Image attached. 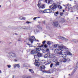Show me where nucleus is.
<instances>
[{
  "label": "nucleus",
  "mask_w": 78,
  "mask_h": 78,
  "mask_svg": "<svg viewBox=\"0 0 78 78\" xmlns=\"http://www.w3.org/2000/svg\"><path fill=\"white\" fill-rule=\"evenodd\" d=\"M58 54L59 55H62V52L61 51H60L58 53Z\"/></svg>",
  "instance_id": "obj_40"
},
{
  "label": "nucleus",
  "mask_w": 78,
  "mask_h": 78,
  "mask_svg": "<svg viewBox=\"0 0 78 78\" xmlns=\"http://www.w3.org/2000/svg\"><path fill=\"white\" fill-rule=\"evenodd\" d=\"M51 2L53 3V1L52 0H51Z\"/></svg>",
  "instance_id": "obj_59"
},
{
  "label": "nucleus",
  "mask_w": 78,
  "mask_h": 78,
  "mask_svg": "<svg viewBox=\"0 0 78 78\" xmlns=\"http://www.w3.org/2000/svg\"><path fill=\"white\" fill-rule=\"evenodd\" d=\"M54 66H57V65H56V63L54 64Z\"/></svg>",
  "instance_id": "obj_58"
},
{
  "label": "nucleus",
  "mask_w": 78,
  "mask_h": 78,
  "mask_svg": "<svg viewBox=\"0 0 78 78\" xmlns=\"http://www.w3.org/2000/svg\"><path fill=\"white\" fill-rule=\"evenodd\" d=\"M40 8H42V9H44V8H45V6H44V5H42V6H40Z\"/></svg>",
  "instance_id": "obj_22"
},
{
  "label": "nucleus",
  "mask_w": 78,
  "mask_h": 78,
  "mask_svg": "<svg viewBox=\"0 0 78 78\" xmlns=\"http://www.w3.org/2000/svg\"><path fill=\"white\" fill-rule=\"evenodd\" d=\"M35 50H32L30 52L31 54H36L40 52V51L41 50V48H35Z\"/></svg>",
  "instance_id": "obj_2"
},
{
  "label": "nucleus",
  "mask_w": 78,
  "mask_h": 78,
  "mask_svg": "<svg viewBox=\"0 0 78 78\" xmlns=\"http://www.w3.org/2000/svg\"><path fill=\"white\" fill-rule=\"evenodd\" d=\"M58 8L59 9H62V6H61L60 5H59L58 6Z\"/></svg>",
  "instance_id": "obj_29"
},
{
  "label": "nucleus",
  "mask_w": 78,
  "mask_h": 78,
  "mask_svg": "<svg viewBox=\"0 0 78 78\" xmlns=\"http://www.w3.org/2000/svg\"><path fill=\"white\" fill-rule=\"evenodd\" d=\"M67 55L69 56H72V53L70 52H67Z\"/></svg>",
  "instance_id": "obj_20"
},
{
  "label": "nucleus",
  "mask_w": 78,
  "mask_h": 78,
  "mask_svg": "<svg viewBox=\"0 0 78 78\" xmlns=\"http://www.w3.org/2000/svg\"><path fill=\"white\" fill-rule=\"evenodd\" d=\"M44 46V44H41V46H39V47L40 48H41V47H43Z\"/></svg>",
  "instance_id": "obj_35"
},
{
  "label": "nucleus",
  "mask_w": 78,
  "mask_h": 78,
  "mask_svg": "<svg viewBox=\"0 0 78 78\" xmlns=\"http://www.w3.org/2000/svg\"><path fill=\"white\" fill-rule=\"evenodd\" d=\"M59 46V45L58 44H54V48H56V47H57V46Z\"/></svg>",
  "instance_id": "obj_28"
},
{
  "label": "nucleus",
  "mask_w": 78,
  "mask_h": 78,
  "mask_svg": "<svg viewBox=\"0 0 78 78\" xmlns=\"http://www.w3.org/2000/svg\"><path fill=\"white\" fill-rule=\"evenodd\" d=\"M50 2H51V0H48V4H49V3H50Z\"/></svg>",
  "instance_id": "obj_48"
},
{
  "label": "nucleus",
  "mask_w": 78,
  "mask_h": 78,
  "mask_svg": "<svg viewBox=\"0 0 78 78\" xmlns=\"http://www.w3.org/2000/svg\"><path fill=\"white\" fill-rule=\"evenodd\" d=\"M47 57H48V55H47V54H45L44 56V58H47Z\"/></svg>",
  "instance_id": "obj_24"
},
{
  "label": "nucleus",
  "mask_w": 78,
  "mask_h": 78,
  "mask_svg": "<svg viewBox=\"0 0 78 78\" xmlns=\"http://www.w3.org/2000/svg\"><path fill=\"white\" fill-rule=\"evenodd\" d=\"M34 64L36 66L39 67V65H40V63H39V62H38V61L37 60H36L34 62Z\"/></svg>",
  "instance_id": "obj_8"
},
{
  "label": "nucleus",
  "mask_w": 78,
  "mask_h": 78,
  "mask_svg": "<svg viewBox=\"0 0 78 78\" xmlns=\"http://www.w3.org/2000/svg\"><path fill=\"white\" fill-rule=\"evenodd\" d=\"M7 66L8 67V68H11V65H8Z\"/></svg>",
  "instance_id": "obj_43"
},
{
  "label": "nucleus",
  "mask_w": 78,
  "mask_h": 78,
  "mask_svg": "<svg viewBox=\"0 0 78 78\" xmlns=\"http://www.w3.org/2000/svg\"><path fill=\"white\" fill-rule=\"evenodd\" d=\"M29 72H31V71H32V69H29Z\"/></svg>",
  "instance_id": "obj_53"
},
{
  "label": "nucleus",
  "mask_w": 78,
  "mask_h": 78,
  "mask_svg": "<svg viewBox=\"0 0 78 78\" xmlns=\"http://www.w3.org/2000/svg\"><path fill=\"white\" fill-rule=\"evenodd\" d=\"M29 41H30V42L31 44H33V42L34 41V39H32L31 38H29Z\"/></svg>",
  "instance_id": "obj_12"
},
{
  "label": "nucleus",
  "mask_w": 78,
  "mask_h": 78,
  "mask_svg": "<svg viewBox=\"0 0 78 78\" xmlns=\"http://www.w3.org/2000/svg\"><path fill=\"white\" fill-rule=\"evenodd\" d=\"M31 72L32 73H34V71H33V70H32Z\"/></svg>",
  "instance_id": "obj_54"
},
{
  "label": "nucleus",
  "mask_w": 78,
  "mask_h": 78,
  "mask_svg": "<svg viewBox=\"0 0 78 78\" xmlns=\"http://www.w3.org/2000/svg\"><path fill=\"white\" fill-rule=\"evenodd\" d=\"M45 66H41L40 70L41 71V72H44V71H43L42 70L45 69Z\"/></svg>",
  "instance_id": "obj_9"
},
{
  "label": "nucleus",
  "mask_w": 78,
  "mask_h": 78,
  "mask_svg": "<svg viewBox=\"0 0 78 78\" xmlns=\"http://www.w3.org/2000/svg\"><path fill=\"white\" fill-rule=\"evenodd\" d=\"M37 42H39V40H37Z\"/></svg>",
  "instance_id": "obj_62"
},
{
  "label": "nucleus",
  "mask_w": 78,
  "mask_h": 78,
  "mask_svg": "<svg viewBox=\"0 0 78 78\" xmlns=\"http://www.w3.org/2000/svg\"><path fill=\"white\" fill-rule=\"evenodd\" d=\"M31 37L32 39H34L35 41H36V38H35V37H34V36H32Z\"/></svg>",
  "instance_id": "obj_33"
},
{
  "label": "nucleus",
  "mask_w": 78,
  "mask_h": 78,
  "mask_svg": "<svg viewBox=\"0 0 78 78\" xmlns=\"http://www.w3.org/2000/svg\"><path fill=\"white\" fill-rule=\"evenodd\" d=\"M59 14V12L58 11L55 12V13H54V16H58L57 15H58Z\"/></svg>",
  "instance_id": "obj_19"
},
{
  "label": "nucleus",
  "mask_w": 78,
  "mask_h": 78,
  "mask_svg": "<svg viewBox=\"0 0 78 78\" xmlns=\"http://www.w3.org/2000/svg\"><path fill=\"white\" fill-rule=\"evenodd\" d=\"M19 19L20 20H23V17L22 16H21L19 17Z\"/></svg>",
  "instance_id": "obj_39"
},
{
  "label": "nucleus",
  "mask_w": 78,
  "mask_h": 78,
  "mask_svg": "<svg viewBox=\"0 0 78 78\" xmlns=\"http://www.w3.org/2000/svg\"><path fill=\"white\" fill-rule=\"evenodd\" d=\"M27 76H23V78H27Z\"/></svg>",
  "instance_id": "obj_38"
},
{
  "label": "nucleus",
  "mask_w": 78,
  "mask_h": 78,
  "mask_svg": "<svg viewBox=\"0 0 78 78\" xmlns=\"http://www.w3.org/2000/svg\"><path fill=\"white\" fill-rule=\"evenodd\" d=\"M62 11H63V12H64V11H65V10H62Z\"/></svg>",
  "instance_id": "obj_64"
},
{
  "label": "nucleus",
  "mask_w": 78,
  "mask_h": 78,
  "mask_svg": "<svg viewBox=\"0 0 78 78\" xmlns=\"http://www.w3.org/2000/svg\"><path fill=\"white\" fill-rule=\"evenodd\" d=\"M27 78H31V77L30 76H27Z\"/></svg>",
  "instance_id": "obj_55"
},
{
  "label": "nucleus",
  "mask_w": 78,
  "mask_h": 78,
  "mask_svg": "<svg viewBox=\"0 0 78 78\" xmlns=\"http://www.w3.org/2000/svg\"><path fill=\"white\" fill-rule=\"evenodd\" d=\"M14 68H16V67H18V68H19L20 67V65L19 64H16L14 66Z\"/></svg>",
  "instance_id": "obj_15"
},
{
  "label": "nucleus",
  "mask_w": 78,
  "mask_h": 78,
  "mask_svg": "<svg viewBox=\"0 0 78 78\" xmlns=\"http://www.w3.org/2000/svg\"><path fill=\"white\" fill-rule=\"evenodd\" d=\"M44 73H51V72L50 71V70L49 71H44Z\"/></svg>",
  "instance_id": "obj_18"
},
{
  "label": "nucleus",
  "mask_w": 78,
  "mask_h": 78,
  "mask_svg": "<svg viewBox=\"0 0 78 78\" xmlns=\"http://www.w3.org/2000/svg\"><path fill=\"white\" fill-rule=\"evenodd\" d=\"M49 8L51 9L52 11H56V9L58 8V5L56 3H53L52 5L49 6Z\"/></svg>",
  "instance_id": "obj_1"
},
{
  "label": "nucleus",
  "mask_w": 78,
  "mask_h": 78,
  "mask_svg": "<svg viewBox=\"0 0 78 78\" xmlns=\"http://www.w3.org/2000/svg\"><path fill=\"white\" fill-rule=\"evenodd\" d=\"M53 25L55 27H58V26H59L60 27V25H59V23H58V22L57 21L54 22L53 23Z\"/></svg>",
  "instance_id": "obj_5"
},
{
  "label": "nucleus",
  "mask_w": 78,
  "mask_h": 78,
  "mask_svg": "<svg viewBox=\"0 0 78 78\" xmlns=\"http://www.w3.org/2000/svg\"><path fill=\"white\" fill-rule=\"evenodd\" d=\"M43 23H44V24H45V21H43Z\"/></svg>",
  "instance_id": "obj_52"
},
{
  "label": "nucleus",
  "mask_w": 78,
  "mask_h": 78,
  "mask_svg": "<svg viewBox=\"0 0 78 78\" xmlns=\"http://www.w3.org/2000/svg\"><path fill=\"white\" fill-rule=\"evenodd\" d=\"M45 2H46V3H47V0H45Z\"/></svg>",
  "instance_id": "obj_57"
},
{
  "label": "nucleus",
  "mask_w": 78,
  "mask_h": 78,
  "mask_svg": "<svg viewBox=\"0 0 78 78\" xmlns=\"http://www.w3.org/2000/svg\"><path fill=\"white\" fill-rule=\"evenodd\" d=\"M41 51L43 52V53H45L46 52V51L44 49H41Z\"/></svg>",
  "instance_id": "obj_25"
},
{
  "label": "nucleus",
  "mask_w": 78,
  "mask_h": 78,
  "mask_svg": "<svg viewBox=\"0 0 78 78\" xmlns=\"http://www.w3.org/2000/svg\"><path fill=\"white\" fill-rule=\"evenodd\" d=\"M37 28H38V29H39V30H42V27L39 25L37 26Z\"/></svg>",
  "instance_id": "obj_21"
},
{
  "label": "nucleus",
  "mask_w": 78,
  "mask_h": 78,
  "mask_svg": "<svg viewBox=\"0 0 78 78\" xmlns=\"http://www.w3.org/2000/svg\"><path fill=\"white\" fill-rule=\"evenodd\" d=\"M49 51V49H47L46 51L47 52V53H48V51Z\"/></svg>",
  "instance_id": "obj_42"
},
{
  "label": "nucleus",
  "mask_w": 78,
  "mask_h": 78,
  "mask_svg": "<svg viewBox=\"0 0 78 78\" xmlns=\"http://www.w3.org/2000/svg\"><path fill=\"white\" fill-rule=\"evenodd\" d=\"M17 61H18V59L17 58H16V59H14V61H15V62H17Z\"/></svg>",
  "instance_id": "obj_45"
},
{
  "label": "nucleus",
  "mask_w": 78,
  "mask_h": 78,
  "mask_svg": "<svg viewBox=\"0 0 78 78\" xmlns=\"http://www.w3.org/2000/svg\"><path fill=\"white\" fill-rule=\"evenodd\" d=\"M51 42H50V41H48V43H47V44L48 45L50 46V45H51Z\"/></svg>",
  "instance_id": "obj_26"
},
{
  "label": "nucleus",
  "mask_w": 78,
  "mask_h": 78,
  "mask_svg": "<svg viewBox=\"0 0 78 78\" xmlns=\"http://www.w3.org/2000/svg\"><path fill=\"white\" fill-rule=\"evenodd\" d=\"M24 27H21V29H23V30H24Z\"/></svg>",
  "instance_id": "obj_50"
},
{
  "label": "nucleus",
  "mask_w": 78,
  "mask_h": 78,
  "mask_svg": "<svg viewBox=\"0 0 78 78\" xmlns=\"http://www.w3.org/2000/svg\"><path fill=\"white\" fill-rule=\"evenodd\" d=\"M57 66H59V62H55Z\"/></svg>",
  "instance_id": "obj_32"
},
{
  "label": "nucleus",
  "mask_w": 78,
  "mask_h": 78,
  "mask_svg": "<svg viewBox=\"0 0 78 78\" xmlns=\"http://www.w3.org/2000/svg\"><path fill=\"white\" fill-rule=\"evenodd\" d=\"M37 17H34V18H33V20H36V19H37Z\"/></svg>",
  "instance_id": "obj_49"
},
{
  "label": "nucleus",
  "mask_w": 78,
  "mask_h": 78,
  "mask_svg": "<svg viewBox=\"0 0 78 78\" xmlns=\"http://www.w3.org/2000/svg\"><path fill=\"white\" fill-rule=\"evenodd\" d=\"M62 46H58V51H60V50H62V49H63L64 48L65 49H66V50H69V49H68V48H67L66 47L64 46L63 45H62Z\"/></svg>",
  "instance_id": "obj_4"
},
{
  "label": "nucleus",
  "mask_w": 78,
  "mask_h": 78,
  "mask_svg": "<svg viewBox=\"0 0 78 78\" xmlns=\"http://www.w3.org/2000/svg\"><path fill=\"white\" fill-rule=\"evenodd\" d=\"M76 66L75 67H74V69L73 70V71L72 73V75H73V73H75V72L76 71V69H77V68H78V62L76 63Z\"/></svg>",
  "instance_id": "obj_6"
},
{
  "label": "nucleus",
  "mask_w": 78,
  "mask_h": 78,
  "mask_svg": "<svg viewBox=\"0 0 78 78\" xmlns=\"http://www.w3.org/2000/svg\"><path fill=\"white\" fill-rule=\"evenodd\" d=\"M46 28H47V29H50V27H48V26H47L46 27Z\"/></svg>",
  "instance_id": "obj_47"
},
{
  "label": "nucleus",
  "mask_w": 78,
  "mask_h": 78,
  "mask_svg": "<svg viewBox=\"0 0 78 78\" xmlns=\"http://www.w3.org/2000/svg\"><path fill=\"white\" fill-rule=\"evenodd\" d=\"M45 42H46V41H44L42 42V44H43V45H44L45 44Z\"/></svg>",
  "instance_id": "obj_36"
},
{
  "label": "nucleus",
  "mask_w": 78,
  "mask_h": 78,
  "mask_svg": "<svg viewBox=\"0 0 78 78\" xmlns=\"http://www.w3.org/2000/svg\"><path fill=\"white\" fill-rule=\"evenodd\" d=\"M39 30L37 29L34 30V34H36L37 33H39Z\"/></svg>",
  "instance_id": "obj_14"
},
{
  "label": "nucleus",
  "mask_w": 78,
  "mask_h": 78,
  "mask_svg": "<svg viewBox=\"0 0 78 78\" xmlns=\"http://www.w3.org/2000/svg\"><path fill=\"white\" fill-rule=\"evenodd\" d=\"M40 5H41V2L40 1L38 2V3L37 4V6L39 7L40 6Z\"/></svg>",
  "instance_id": "obj_27"
},
{
  "label": "nucleus",
  "mask_w": 78,
  "mask_h": 78,
  "mask_svg": "<svg viewBox=\"0 0 78 78\" xmlns=\"http://www.w3.org/2000/svg\"><path fill=\"white\" fill-rule=\"evenodd\" d=\"M34 58H35V59L36 60V58H37V57H38V56H37V55H34Z\"/></svg>",
  "instance_id": "obj_30"
},
{
  "label": "nucleus",
  "mask_w": 78,
  "mask_h": 78,
  "mask_svg": "<svg viewBox=\"0 0 78 78\" xmlns=\"http://www.w3.org/2000/svg\"><path fill=\"white\" fill-rule=\"evenodd\" d=\"M41 63H42V64H44V63H45V62H41Z\"/></svg>",
  "instance_id": "obj_61"
},
{
  "label": "nucleus",
  "mask_w": 78,
  "mask_h": 78,
  "mask_svg": "<svg viewBox=\"0 0 78 78\" xmlns=\"http://www.w3.org/2000/svg\"><path fill=\"white\" fill-rule=\"evenodd\" d=\"M64 6H65V8H67V6L65 5H64Z\"/></svg>",
  "instance_id": "obj_60"
},
{
  "label": "nucleus",
  "mask_w": 78,
  "mask_h": 78,
  "mask_svg": "<svg viewBox=\"0 0 78 78\" xmlns=\"http://www.w3.org/2000/svg\"><path fill=\"white\" fill-rule=\"evenodd\" d=\"M44 48H47V47H48V46L47 44H44Z\"/></svg>",
  "instance_id": "obj_31"
},
{
  "label": "nucleus",
  "mask_w": 78,
  "mask_h": 78,
  "mask_svg": "<svg viewBox=\"0 0 78 78\" xmlns=\"http://www.w3.org/2000/svg\"><path fill=\"white\" fill-rule=\"evenodd\" d=\"M39 12L40 13H41V14H43V13H48V12H45L43 11L42 10H40Z\"/></svg>",
  "instance_id": "obj_17"
},
{
  "label": "nucleus",
  "mask_w": 78,
  "mask_h": 78,
  "mask_svg": "<svg viewBox=\"0 0 78 78\" xmlns=\"http://www.w3.org/2000/svg\"><path fill=\"white\" fill-rule=\"evenodd\" d=\"M26 23H28V24H29V23H31V22H29L28 21H27L26 22Z\"/></svg>",
  "instance_id": "obj_44"
},
{
  "label": "nucleus",
  "mask_w": 78,
  "mask_h": 78,
  "mask_svg": "<svg viewBox=\"0 0 78 78\" xmlns=\"http://www.w3.org/2000/svg\"><path fill=\"white\" fill-rule=\"evenodd\" d=\"M48 12V13H51V12H52V11L50 9L49 10V12Z\"/></svg>",
  "instance_id": "obj_41"
},
{
  "label": "nucleus",
  "mask_w": 78,
  "mask_h": 78,
  "mask_svg": "<svg viewBox=\"0 0 78 78\" xmlns=\"http://www.w3.org/2000/svg\"><path fill=\"white\" fill-rule=\"evenodd\" d=\"M53 64L51 63L50 65V67L51 68H52V67H53Z\"/></svg>",
  "instance_id": "obj_34"
},
{
  "label": "nucleus",
  "mask_w": 78,
  "mask_h": 78,
  "mask_svg": "<svg viewBox=\"0 0 78 78\" xmlns=\"http://www.w3.org/2000/svg\"><path fill=\"white\" fill-rule=\"evenodd\" d=\"M37 56H38V57H42V54L40 52H37Z\"/></svg>",
  "instance_id": "obj_13"
},
{
  "label": "nucleus",
  "mask_w": 78,
  "mask_h": 78,
  "mask_svg": "<svg viewBox=\"0 0 78 78\" xmlns=\"http://www.w3.org/2000/svg\"><path fill=\"white\" fill-rule=\"evenodd\" d=\"M64 14V13L62 12H61L60 13V15L61 16H62V15L63 14Z\"/></svg>",
  "instance_id": "obj_37"
},
{
  "label": "nucleus",
  "mask_w": 78,
  "mask_h": 78,
  "mask_svg": "<svg viewBox=\"0 0 78 78\" xmlns=\"http://www.w3.org/2000/svg\"><path fill=\"white\" fill-rule=\"evenodd\" d=\"M27 45H29V46H30V45H31V44H28V43H27Z\"/></svg>",
  "instance_id": "obj_56"
},
{
  "label": "nucleus",
  "mask_w": 78,
  "mask_h": 78,
  "mask_svg": "<svg viewBox=\"0 0 78 78\" xmlns=\"http://www.w3.org/2000/svg\"><path fill=\"white\" fill-rule=\"evenodd\" d=\"M62 57L64 58H66L67 57V55L66 54H62Z\"/></svg>",
  "instance_id": "obj_16"
},
{
  "label": "nucleus",
  "mask_w": 78,
  "mask_h": 78,
  "mask_svg": "<svg viewBox=\"0 0 78 78\" xmlns=\"http://www.w3.org/2000/svg\"><path fill=\"white\" fill-rule=\"evenodd\" d=\"M58 38H59V39H62V40H63L64 41H68V39L66 38L63 37L59 36L58 37Z\"/></svg>",
  "instance_id": "obj_7"
},
{
  "label": "nucleus",
  "mask_w": 78,
  "mask_h": 78,
  "mask_svg": "<svg viewBox=\"0 0 78 78\" xmlns=\"http://www.w3.org/2000/svg\"><path fill=\"white\" fill-rule=\"evenodd\" d=\"M0 73H2V71L1 70H0Z\"/></svg>",
  "instance_id": "obj_63"
},
{
  "label": "nucleus",
  "mask_w": 78,
  "mask_h": 78,
  "mask_svg": "<svg viewBox=\"0 0 78 78\" xmlns=\"http://www.w3.org/2000/svg\"><path fill=\"white\" fill-rule=\"evenodd\" d=\"M55 55L54 54H50L49 55H48V58H54L55 56Z\"/></svg>",
  "instance_id": "obj_11"
},
{
  "label": "nucleus",
  "mask_w": 78,
  "mask_h": 78,
  "mask_svg": "<svg viewBox=\"0 0 78 78\" xmlns=\"http://www.w3.org/2000/svg\"><path fill=\"white\" fill-rule=\"evenodd\" d=\"M25 19H26V18L25 17H23V20H25Z\"/></svg>",
  "instance_id": "obj_51"
},
{
  "label": "nucleus",
  "mask_w": 78,
  "mask_h": 78,
  "mask_svg": "<svg viewBox=\"0 0 78 78\" xmlns=\"http://www.w3.org/2000/svg\"><path fill=\"white\" fill-rule=\"evenodd\" d=\"M24 30H28V27L27 26H24Z\"/></svg>",
  "instance_id": "obj_23"
},
{
  "label": "nucleus",
  "mask_w": 78,
  "mask_h": 78,
  "mask_svg": "<svg viewBox=\"0 0 78 78\" xmlns=\"http://www.w3.org/2000/svg\"><path fill=\"white\" fill-rule=\"evenodd\" d=\"M67 61L69 62L70 61V59L69 58H67V59L66 58H63V62H66Z\"/></svg>",
  "instance_id": "obj_10"
},
{
  "label": "nucleus",
  "mask_w": 78,
  "mask_h": 78,
  "mask_svg": "<svg viewBox=\"0 0 78 78\" xmlns=\"http://www.w3.org/2000/svg\"><path fill=\"white\" fill-rule=\"evenodd\" d=\"M47 9H44L43 11H44V12H47Z\"/></svg>",
  "instance_id": "obj_46"
},
{
  "label": "nucleus",
  "mask_w": 78,
  "mask_h": 78,
  "mask_svg": "<svg viewBox=\"0 0 78 78\" xmlns=\"http://www.w3.org/2000/svg\"><path fill=\"white\" fill-rule=\"evenodd\" d=\"M9 58H16V55L15 53L12 52H11L9 53Z\"/></svg>",
  "instance_id": "obj_3"
}]
</instances>
